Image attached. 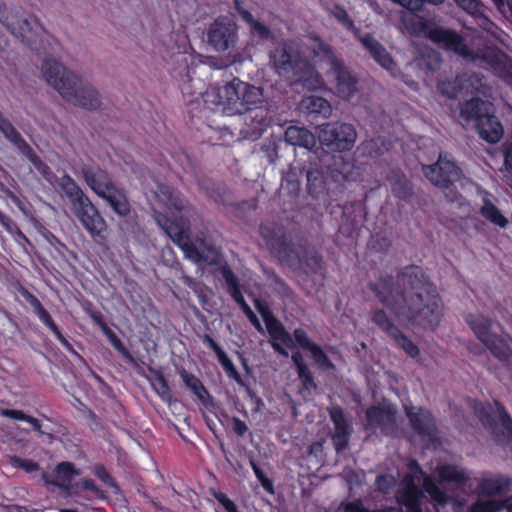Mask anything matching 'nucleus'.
I'll list each match as a JSON object with an SVG mask.
<instances>
[{"mask_svg":"<svg viewBox=\"0 0 512 512\" xmlns=\"http://www.w3.org/2000/svg\"><path fill=\"white\" fill-rule=\"evenodd\" d=\"M367 288L398 320L424 329H434L440 322L442 299L436 285L418 265L399 268L396 277L381 273L367 283Z\"/></svg>","mask_w":512,"mask_h":512,"instance_id":"nucleus-1","label":"nucleus"},{"mask_svg":"<svg viewBox=\"0 0 512 512\" xmlns=\"http://www.w3.org/2000/svg\"><path fill=\"white\" fill-rule=\"evenodd\" d=\"M41 69L47 83L55 88L67 102L88 110H96L100 107L98 91L91 84L84 83L57 60L45 58Z\"/></svg>","mask_w":512,"mask_h":512,"instance_id":"nucleus-2","label":"nucleus"},{"mask_svg":"<svg viewBox=\"0 0 512 512\" xmlns=\"http://www.w3.org/2000/svg\"><path fill=\"white\" fill-rule=\"evenodd\" d=\"M259 233L272 254H274L282 264L294 270L303 266L306 274H316L322 269L323 258L316 250H306L304 258L302 259L285 231L277 227L274 223L261 224Z\"/></svg>","mask_w":512,"mask_h":512,"instance_id":"nucleus-3","label":"nucleus"},{"mask_svg":"<svg viewBox=\"0 0 512 512\" xmlns=\"http://www.w3.org/2000/svg\"><path fill=\"white\" fill-rule=\"evenodd\" d=\"M58 185L69 199L74 213L83 227L92 236L103 237L107 224L90 198L83 192L76 181L68 174H64Z\"/></svg>","mask_w":512,"mask_h":512,"instance_id":"nucleus-4","label":"nucleus"},{"mask_svg":"<svg viewBox=\"0 0 512 512\" xmlns=\"http://www.w3.org/2000/svg\"><path fill=\"white\" fill-rule=\"evenodd\" d=\"M0 22L32 51L41 54L44 37L48 34L40 21L32 15H26L22 9L0 6Z\"/></svg>","mask_w":512,"mask_h":512,"instance_id":"nucleus-5","label":"nucleus"},{"mask_svg":"<svg viewBox=\"0 0 512 512\" xmlns=\"http://www.w3.org/2000/svg\"><path fill=\"white\" fill-rule=\"evenodd\" d=\"M171 240L183 251L184 256L192 262L204 263L209 266L220 263L221 254L212 244L206 243L204 239L199 241L197 246L191 239L188 230L179 222L166 220L163 226Z\"/></svg>","mask_w":512,"mask_h":512,"instance_id":"nucleus-6","label":"nucleus"},{"mask_svg":"<svg viewBox=\"0 0 512 512\" xmlns=\"http://www.w3.org/2000/svg\"><path fill=\"white\" fill-rule=\"evenodd\" d=\"M465 322L476 338L489 350L493 357L506 364L512 356V338L508 334L492 332L493 320L477 313L465 315Z\"/></svg>","mask_w":512,"mask_h":512,"instance_id":"nucleus-7","label":"nucleus"},{"mask_svg":"<svg viewBox=\"0 0 512 512\" xmlns=\"http://www.w3.org/2000/svg\"><path fill=\"white\" fill-rule=\"evenodd\" d=\"M426 492L430 499L439 504L445 505L449 497L430 476L423 479V489L415 482V477L408 473L402 478L401 488L397 492V502L406 509V512H423L422 500Z\"/></svg>","mask_w":512,"mask_h":512,"instance_id":"nucleus-8","label":"nucleus"},{"mask_svg":"<svg viewBox=\"0 0 512 512\" xmlns=\"http://www.w3.org/2000/svg\"><path fill=\"white\" fill-rule=\"evenodd\" d=\"M357 132L349 123L330 122L322 124L319 141L332 152L350 151L356 142Z\"/></svg>","mask_w":512,"mask_h":512,"instance_id":"nucleus-9","label":"nucleus"},{"mask_svg":"<svg viewBox=\"0 0 512 512\" xmlns=\"http://www.w3.org/2000/svg\"><path fill=\"white\" fill-rule=\"evenodd\" d=\"M270 64L275 73L293 79L306 66L308 58L292 45L284 43L270 52Z\"/></svg>","mask_w":512,"mask_h":512,"instance_id":"nucleus-10","label":"nucleus"},{"mask_svg":"<svg viewBox=\"0 0 512 512\" xmlns=\"http://www.w3.org/2000/svg\"><path fill=\"white\" fill-rule=\"evenodd\" d=\"M254 306L265 322L266 329L272 340L271 346L274 351L280 355L288 356L287 351L281 343L291 348L293 346L291 335L286 331L283 324L273 315L266 301L255 298Z\"/></svg>","mask_w":512,"mask_h":512,"instance_id":"nucleus-11","label":"nucleus"},{"mask_svg":"<svg viewBox=\"0 0 512 512\" xmlns=\"http://www.w3.org/2000/svg\"><path fill=\"white\" fill-rule=\"evenodd\" d=\"M254 306L265 322L266 329L272 340L271 346L274 351L280 355L288 356L287 351L281 343L291 348L293 346L291 335L286 331L283 324L273 315L266 301L255 298Z\"/></svg>","mask_w":512,"mask_h":512,"instance_id":"nucleus-12","label":"nucleus"},{"mask_svg":"<svg viewBox=\"0 0 512 512\" xmlns=\"http://www.w3.org/2000/svg\"><path fill=\"white\" fill-rule=\"evenodd\" d=\"M318 50L330 62L331 70L335 75L336 88L342 98L349 99L357 91V79L348 71L343 62L339 60L330 45L320 41Z\"/></svg>","mask_w":512,"mask_h":512,"instance_id":"nucleus-13","label":"nucleus"},{"mask_svg":"<svg viewBox=\"0 0 512 512\" xmlns=\"http://www.w3.org/2000/svg\"><path fill=\"white\" fill-rule=\"evenodd\" d=\"M428 38L445 50L452 51L463 59L473 61L476 59L475 53L465 43V39L454 30L434 27L428 31Z\"/></svg>","mask_w":512,"mask_h":512,"instance_id":"nucleus-14","label":"nucleus"},{"mask_svg":"<svg viewBox=\"0 0 512 512\" xmlns=\"http://www.w3.org/2000/svg\"><path fill=\"white\" fill-rule=\"evenodd\" d=\"M423 173L435 186L449 188L459 179L461 170L453 161L440 155L435 164L423 167Z\"/></svg>","mask_w":512,"mask_h":512,"instance_id":"nucleus-15","label":"nucleus"},{"mask_svg":"<svg viewBox=\"0 0 512 512\" xmlns=\"http://www.w3.org/2000/svg\"><path fill=\"white\" fill-rule=\"evenodd\" d=\"M207 39L216 51H226L237 42V26L230 20L217 19L211 24Z\"/></svg>","mask_w":512,"mask_h":512,"instance_id":"nucleus-16","label":"nucleus"},{"mask_svg":"<svg viewBox=\"0 0 512 512\" xmlns=\"http://www.w3.org/2000/svg\"><path fill=\"white\" fill-rule=\"evenodd\" d=\"M365 416L367 430L379 428L386 436L396 431V413L389 407L372 405L367 408Z\"/></svg>","mask_w":512,"mask_h":512,"instance_id":"nucleus-17","label":"nucleus"},{"mask_svg":"<svg viewBox=\"0 0 512 512\" xmlns=\"http://www.w3.org/2000/svg\"><path fill=\"white\" fill-rule=\"evenodd\" d=\"M23 296L26 301L33 308V312L37 315L39 320L53 333L58 342L69 352L76 354L72 344L68 341V339L63 335L57 324L52 319L49 312L44 308L40 300L28 290L23 292Z\"/></svg>","mask_w":512,"mask_h":512,"instance_id":"nucleus-18","label":"nucleus"},{"mask_svg":"<svg viewBox=\"0 0 512 512\" xmlns=\"http://www.w3.org/2000/svg\"><path fill=\"white\" fill-rule=\"evenodd\" d=\"M406 416L409 419L412 429L421 438H427L428 440H434L436 438L437 426L431 411L422 407L414 411V408L411 407L410 409H406Z\"/></svg>","mask_w":512,"mask_h":512,"instance_id":"nucleus-19","label":"nucleus"},{"mask_svg":"<svg viewBox=\"0 0 512 512\" xmlns=\"http://www.w3.org/2000/svg\"><path fill=\"white\" fill-rule=\"evenodd\" d=\"M239 84H241V80L234 78L230 83L218 88L215 95L217 98L215 103L229 114H243L244 108H242L243 106L240 101Z\"/></svg>","mask_w":512,"mask_h":512,"instance_id":"nucleus-20","label":"nucleus"},{"mask_svg":"<svg viewBox=\"0 0 512 512\" xmlns=\"http://www.w3.org/2000/svg\"><path fill=\"white\" fill-rule=\"evenodd\" d=\"M81 173L87 186L97 196H101L116 185L111 175L98 165H83Z\"/></svg>","mask_w":512,"mask_h":512,"instance_id":"nucleus-21","label":"nucleus"},{"mask_svg":"<svg viewBox=\"0 0 512 512\" xmlns=\"http://www.w3.org/2000/svg\"><path fill=\"white\" fill-rule=\"evenodd\" d=\"M293 337L296 343L303 350L310 352L311 357L314 363L321 369L324 370H332L334 369V364L328 357V355L324 352L322 347L315 342H313L307 332L302 328H296L293 331Z\"/></svg>","mask_w":512,"mask_h":512,"instance_id":"nucleus-22","label":"nucleus"},{"mask_svg":"<svg viewBox=\"0 0 512 512\" xmlns=\"http://www.w3.org/2000/svg\"><path fill=\"white\" fill-rule=\"evenodd\" d=\"M362 45L370 53L372 58L387 71L393 72L396 68L392 56L385 47L370 33L360 38Z\"/></svg>","mask_w":512,"mask_h":512,"instance_id":"nucleus-23","label":"nucleus"},{"mask_svg":"<svg viewBox=\"0 0 512 512\" xmlns=\"http://www.w3.org/2000/svg\"><path fill=\"white\" fill-rule=\"evenodd\" d=\"M511 484L512 479L506 475L483 476L478 483V489L484 496H503L510 492Z\"/></svg>","mask_w":512,"mask_h":512,"instance_id":"nucleus-24","label":"nucleus"},{"mask_svg":"<svg viewBox=\"0 0 512 512\" xmlns=\"http://www.w3.org/2000/svg\"><path fill=\"white\" fill-rule=\"evenodd\" d=\"M99 197L103 199L119 217L125 218L131 213V204L127 193L124 188L119 187L117 184Z\"/></svg>","mask_w":512,"mask_h":512,"instance_id":"nucleus-25","label":"nucleus"},{"mask_svg":"<svg viewBox=\"0 0 512 512\" xmlns=\"http://www.w3.org/2000/svg\"><path fill=\"white\" fill-rule=\"evenodd\" d=\"M476 128L480 138L491 144L499 142L504 133L498 117L490 114L479 118Z\"/></svg>","mask_w":512,"mask_h":512,"instance_id":"nucleus-26","label":"nucleus"},{"mask_svg":"<svg viewBox=\"0 0 512 512\" xmlns=\"http://www.w3.org/2000/svg\"><path fill=\"white\" fill-rule=\"evenodd\" d=\"M178 374L185 386L197 397L204 407L209 408L210 406H213V397L197 376L188 372L184 368H181L178 371Z\"/></svg>","mask_w":512,"mask_h":512,"instance_id":"nucleus-27","label":"nucleus"},{"mask_svg":"<svg viewBox=\"0 0 512 512\" xmlns=\"http://www.w3.org/2000/svg\"><path fill=\"white\" fill-rule=\"evenodd\" d=\"M90 316L93 319L94 323L100 327L101 331L107 337L109 343L114 347V349L117 350V352L128 363H135V359L130 353V351L126 348L121 339L103 321L102 317L94 312H91Z\"/></svg>","mask_w":512,"mask_h":512,"instance_id":"nucleus-28","label":"nucleus"},{"mask_svg":"<svg viewBox=\"0 0 512 512\" xmlns=\"http://www.w3.org/2000/svg\"><path fill=\"white\" fill-rule=\"evenodd\" d=\"M354 165L343 156H334L332 163L328 165V176L336 183L350 181L353 174Z\"/></svg>","mask_w":512,"mask_h":512,"instance_id":"nucleus-29","label":"nucleus"},{"mask_svg":"<svg viewBox=\"0 0 512 512\" xmlns=\"http://www.w3.org/2000/svg\"><path fill=\"white\" fill-rule=\"evenodd\" d=\"M305 64L306 66L303 67V70H300L293 79L301 83L302 86L308 90L316 91L322 89L324 80L321 74L316 71L313 63L309 59Z\"/></svg>","mask_w":512,"mask_h":512,"instance_id":"nucleus-30","label":"nucleus"},{"mask_svg":"<svg viewBox=\"0 0 512 512\" xmlns=\"http://www.w3.org/2000/svg\"><path fill=\"white\" fill-rule=\"evenodd\" d=\"M284 136L286 142L293 146L311 150L316 145L315 136L305 127L289 126Z\"/></svg>","mask_w":512,"mask_h":512,"instance_id":"nucleus-31","label":"nucleus"},{"mask_svg":"<svg viewBox=\"0 0 512 512\" xmlns=\"http://www.w3.org/2000/svg\"><path fill=\"white\" fill-rule=\"evenodd\" d=\"M436 473L440 484L454 483L458 486H464L469 479L464 470L459 469L453 464L439 465L436 469Z\"/></svg>","mask_w":512,"mask_h":512,"instance_id":"nucleus-32","label":"nucleus"},{"mask_svg":"<svg viewBox=\"0 0 512 512\" xmlns=\"http://www.w3.org/2000/svg\"><path fill=\"white\" fill-rule=\"evenodd\" d=\"M158 197L171 210L182 212L186 209V200L182 194L167 184L158 186Z\"/></svg>","mask_w":512,"mask_h":512,"instance_id":"nucleus-33","label":"nucleus"},{"mask_svg":"<svg viewBox=\"0 0 512 512\" xmlns=\"http://www.w3.org/2000/svg\"><path fill=\"white\" fill-rule=\"evenodd\" d=\"M240 85V101L242 104L243 114L258 107L263 101V91L261 88L255 87L249 83L241 81Z\"/></svg>","mask_w":512,"mask_h":512,"instance_id":"nucleus-34","label":"nucleus"},{"mask_svg":"<svg viewBox=\"0 0 512 512\" xmlns=\"http://www.w3.org/2000/svg\"><path fill=\"white\" fill-rule=\"evenodd\" d=\"M307 193L313 199H320L327 193L325 176L322 170L318 168H310L306 173Z\"/></svg>","mask_w":512,"mask_h":512,"instance_id":"nucleus-35","label":"nucleus"},{"mask_svg":"<svg viewBox=\"0 0 512 512\" xmlns=\"http://www.w3.org/2000/svg\"><path fill=\"white\" fill-rule=\"evenodd\" d=\"M0 132L4 137L21 151L30 149L29 144L25 141L19 131L14 127L11 121L6 118L0 111Z\"/></svg>","mask_w":512,"mask_h":512,"instance_id":"nucleus-36","label":"nucleus"},{"mask_svg":"<svg viewBox=\"0 0 512 512\" xmlns=\"http://www.w3.org/2000/svg\"><path fill=\"white\" fill-rule=\"evenodd\" d=\"M302 172L303 168L291 164L288 171L282 177L281 190L290 196H297L301 188L300 177Z\"/></svg>","mask_w":512,"mask_h":512,"instance_id":"nucleus-37","label":"nucleus"},{"mask_svg":"<svg viewBox=\"0 0 512 512\" xmlns=\"http://www.w3.org/2000/svg\"><path fill=\"white\" fill-rule=\"evenodd\" d=\"M220 273L226 284V291L231 298L236 302H240L244 299L241 291V286L238 278L227 263H224L220 267Z\"/></svg>","mask_w":512,"mask_h":512,"instance_id":"nucleus-38","label":"nucleus"},{"mask_svg":"<svg viewBox=\"0 0 512 512\" xmlns=\"http://www.w3.org/2000/svg\"><path fill=\"white\" fill-rule=\"evenodd\" d=\"M152 374L151 385L156 394L167 403H170L173 395L163 372L160 369L149 368Z\"/></svg>","mask_w":512,"mask_h":512,"instance_id":"nucleus-39","label":"nucleus"},{"mask_svg":"<svg viewBox=\"0 0 512 512\" xmlns=\"http://www.w3.org/2000/svg\"><path fill=\"white\" fill-rule=\"evenodd\" d=\"M483 105V100L478 97L465 101L460 106L461 118L466 122L475 121L477 124L479 118L486 115L482 113Z\"/></svg>","mask_w":512,"mask_h":512,"instance_id":"nucleus-40","label":"nucleus"},{"mask_svg":"<svg viewBox=\"0 0 512 512\" xmlns=\"http://www.w3.org/2000/svg\"><path fill=\"white\" fill-rule=\"evenodd\" d=\"M391 192L394 197L408 201L413 195L412 183L404 174H395L391 181Z\"/></svg>","mask_w":512,"mask_h":512,"instance_id":"nucleus-41","label":"nucleus"},{"mask_svg":"<svg viewBox=\"0 0 512 512\" xmlns=\"http://www.w3.org/2000/svg\"><path fill=\"white\" fill-rule=\"evenodd\" d=\"M464 87V77L456 75L452 79H440L437 83V89L443 96L455 99L461 93Z\"/></svg>","mask_w":512,"mask_h":512,"instance_id":"nucleus-42","label":"nucleus"},{"mask_svg":"<svg viewBox=\"0 0 512 512\" xmlns=\"http://www.w3.org/2000/svg\"><path fill=\"white\" fill-rule=\"evenodd\" d=\"M305 107L310 114L328 118L332 113V107L329 101L320 96H309L303 100Z\"/></svg>","mask_w":512,"mask_h":512,"instance_id":"nucleus-43","label":"nucleus"},{"mask_svg":"<svg viewBox=\"0 0 512 512\" xmlns=\"http://www.w3.org/2000/svg\"><path fill=\"white\" fill-rule=\"evenodd\" d=\"M329 416L334 425V434H352L351 422L340 406L332 407L329 410Z\"/></svg>","mask_w":512,"mask_h":512,"instance_id":"nucleus-44","label":"nucleus"},{"mask_svg":"<svg viewBox=\"0 0 512 512\" xmlns=\"http://www.w3.org/2000/svg\"><path fill=\"white\" fill-rule=\"evenodd\" d=\"M371 321L380 330L385 332L389 337L396 333L400 328L397 327L393 320L389 317L384 309L378 308L372 311Z\"/></svg>","mask_w":512,"mask_h":512,"instance_id":"nucleus-45","label":"nucleus"},{"mask_svg":"<svg viewBox=\"0 0 512 512\" xmlns=\"http://www.w3.org/2000/svg\"><path fill=\"white\" fill-rule=\"evenodd\" d=\"M395 345L402 349L405 354L412 358L417 359L420 356V349L413 340L403 333L400 329L390 337Z\"/></svg>","mask_w":512,"mask_h":512,"instance_id":"nucleus-46","label":"nucleus"},{"mask_svg":"<svg viewBox=\"0 0 512 512\" xmlns=\"http://www.w3.org/2000/svg\"><path fill=\"white\" fill-rule=\"evenodd\" d=\"M480 214L492 224L505 228L508 225L507 218L501 211L488 199L484 200V204L480 209Z\"/></svg>","mask_w":512,"mask_h":512,"instance_id":"nucleus-47","label":"nucleus"},{"mask_svg":"<svg viewBox=\"0 0 512 512\" xmlns=\"http://www.w3.org/2000/svg\"><path fill=\"white\" fill-rule=\"evenodd\" d=\"M457 5L474 18H480L486 25L492 22L484 15L485 6L480 0H454Z\"/></svg>","mask_w":512,"mask_h":512,"instance_id":"nucleus-48","label":"nucleus"},{"mask_svg":"<svg viewBox=\"0 0 512 512\" xmlns=\"http://www.w3.org/2000/svg\"><path fill=\"white\" fill-rule=\"evenodd\" d=\"M331 13L346 30L353 32L355 36H359L360 29L355 26L354 21L342 5L335 4Z\"/></svg>","mask_w":512,"mask_h":512,"instance_id":"nucleus-49","label":"nucleus"},{"mask_svg":"<svg viewBox=\"0 0 512 512\" xmlns=\"http://www.w3.org/2000/svg\"><path fill=\"white\" fill-rule=\"evenodd\" d=\"M77 474L75 466L71 462H61L55 468V477L58 482L55 485L62 487L65 483H70Z\"/></svg>","mask_w":512,"mask_h":512,"instance_id":"nucleus-50","label":"nucleus"},{"mask_svg":"<svg viewBox=\"0 0 512 512\" xmlns=\"http://www.w3.org/2000/svg\"><path fill=\"white\" fill-rule=\"evenodd\" d=\"M362 153L371 158L378 157L384 153L387 148L385 147V141L381 137L371 138L365 140L360 147Z\"/></svg>","mask_w":512,"mask_h":512,"instance_id":"nucleus-51","label":"nucleus"},{"mask_svg":"<svg viewBox=\"0 0 512 512\" xmlns=\"http://www.w3.org/2000/svg\"><path fill=\"white\" fill-rule=\"evenodd\" d=\"M297 375L301 382V387L299 389L300 394H311L312 391L317 389V384L309 367L305 369L302 368L301 371L297 372Z\"/></svg>","mask_w":512,"mask_h":512,"instance_id":"nucleus-52","label":"nucleus"},{"mask_svg":"<svg viewBox=\"0 0 512 512\" xmlns=\"http://www.w3.org/2000/svg\"><path fill=\"white\" fill-rule=\"evenodd\" d=\"M8 462L13 468L22 469L26 473H34L40 470V466L37 462L30 459H23L17 455L9 456Z\"/></svg>","mask_w":512,"mask_h":512,"instance_id":"nucleus-53","label":"nucleus"},{"mask_svg":"<svg viewBox=\"0 0 512 512\" xmlns=\"http://www.w3.org/2000/svg\"><path fill=\"white\" fill-rule=\"evenodd\" d=\"M217 359L222 365L228 377L235 380L238 384L243 385V379L240 373L237 371L236 367L234 366L231 359L227 356L226 352Z\"/></svg>","mask_w":512,"mask_h":512,"instance_id":"nucleus-54","label":"nucleus"},{"mask_svg":"<svg viewBox=\"0 0 512 512\" xmlns=\"http://www.w3.org/2000/svg\"><path fill=\"white\" fill-rule=\"evenodd\" d=\"M502 503L498 500H478L470 507V512H498Z\"/></svg>","mask_w":512,"mask_h":512,"instance_id":"nucleus-55","label":"nucleus"},{"mask_svg":"<svg viewBox=\"0 0 512 512\" xmlns=\"http://www.w3.org/2000/svg\"><path fill=\"white\" fill-rule=\"evenodd\" d=\"M475 412L484 426L492 427L495 424L490 403H480L475 407Z\"/></svg>","mask_w":512,"mask_h":512,"instance_id":"nucleus-56","label":"nucleus"},{"mask_svg":"<svg viewBox=\"0 0 512 512\" xmlns=\"http://www.w3.org/2000/svg\"><path fill=\"white\" fill-rule=\"evenodd\" d=\"M442 63L441 57L436 52H429L425 55H422L419 60V66L425 68L429 71H436L440 68Z\"/></svg>","mask_w":512,"mask_h":512,"instance_id":"nucleus-57","label":"nucleus"},{"mask_svg":"<svg viewBox=\"0 0 512 512\" xmlns=\"http://www.w3.org/2000/svg\"><path fill=\"white\" fill-rule=\"evenodd\" d=\"M249 27L251 32L261 40H269L273 38L270 28L258 20H255Z\"/></svg>","mask_w":512,"mask_h":512,"instance_id":"nucleus-58","label":"nucleus"},{"mask_svg":"<svg viewBox=\"0 0 512 512\" xmlns=\"http://www.w3.org/2000/svg\"><path fill=\"white\" fill-rule=\"evenodd\" d=\"M0 225L3 226V228L9 232L14 233L16 232L19 236H21L23 239L27 240V237L25 234L20 230V228L17 226V224L11 219V217L4 214L2 211H0Z\"/></svg>","mask_w":512,"mask_h":512,"instance_id":"nucleus-59","label":"nucleus"},{"mask_svg":"<svg viewBox=\"0 0 512 512\" xmlns=\"http://www.w3.org/2000/svg\"><path fill=\"white\" fill-rule=\"evenodd\" d=\"M401 6L410 11H420L425 3L438 5L444 0H401Z\"/></svg>","mask_w":512,"mask_h":512,"instance_id":"nucleus-60","label":"nucleus"},{"mask_svg":"<svg viewBox=\"0 0 512 512\" xmlns=\"http://www.w3.org/2000/svg\"><path fill=\"white\" fill-rule=\"evenodd\" d=\"M213 496L224 507L226 512H240L236 504L225 493L214 491Z\"/></svg>","mask_w":512,"mask_h":512,"instance_id":"nucleus-61","label":"nucleus"},{"mask_svg":"<svg viewBox=\"0 0 512 512\" xmlns=\"http://www.w3.org/2000/svg\"><path fill=\"white\" fill-rule=\"evenodd\" d=\"M351 434H333L332 442L337 453L343 452L348 448Z\"/></svg>","mask_w":512,"mask_h":512,"instance_id":"nucleus-62","label":"nucleus"},{"mask_svg":"<svg viewBox=\"0 0 512 512\" xmlns=\"http://www.w3.org/2000/svg\"><path fill=\"white\" fill-rule=\"evenodd\" d=\"M0 415L9 419L26 422L29 415L24 413L22 410L17 409H1Z\"/></svg>","mask_w":512,"mask_h":512,"instance_id":"nucleus-63","label":"nucleus"},{"mask_svg":"<svg viewBox=\"0 0 512 512\" xmlns=\"http://www.w3.org/2000/svg\"><path fill=\"white\" fill-rule=\"evenodd\" d=\"M343 512H372V510L366 508L360 499L348 502L344 506Z\"/></svg>","mask_w":512,"mask_h":512,"instance_id":"nucleus-64","label":"nucleus"}]
</instances>
